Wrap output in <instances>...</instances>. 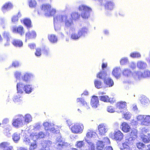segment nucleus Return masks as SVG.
<instances>
[{"label": "nucleus", "instance_id": "obj_22", "mask_svg": "<svg viewBox=\"0 0 150 150\" xmlns=\"http://www.w3.org/2000/svg\"><path fill=\"white\" fill-rule=\"evenodd\" d=\"M121 128L123 132L126 133L129 132L131 129L129 124L125 122L122 123L121 125Z\"/></svg>", "mask_w": 150, "mask_h": 150}, {"label": "nucleus", "instance_id": "obj_63", "mask_svg": "<svg viewBox=\"0 0 150 150\" xmlns=\"http://www.w3.org/2000/svg\"><path fill=\"white\" fill-rule=\"evenodd\" d=\"M41 54V50L40 48H38L36 49L35 54L37 56H40Z\"/></svg>", "mask_w": 150, "mask_h": 150}, {"label": "nucleus", "instance_id": "obj_15", "mask_svg": "<svg viewBox=\"0 0 150 150\" xmlns=\"http://www.w3.org/2000/svg\"><path fill=\"white\" fill-rule=\"evenodd\" d=\"M114 139L117 141H120L123 138V134L119 130L115 131L114 133Z\"/></svg>", "mask_w": 150, "mask_h": 150}, {"label": "nucleus", "instance_id": "obj_27", "mask_svg": "<svg viewBox=\"0 0 150 150\" xmlns=\"http://www.w3.org/2000/svg\"><path fill=\"white\" fill-rule=\"evenodd\" d=\"M12 31L13 33H17L21 35H23L24 33L23 28L21 26H19L17 28L13 27Z\"/></svg>", "mask_w": 150, "mask_h": 150}, {"label": "nucleus", "instance_id": "obj_37", "mask_svg": "<svg viewBox=\"0 0 150 150\" xmlns=\"http://www.w3.org/2000/svg\"><path fill=\"white\" fill-rule=\"evenodd\" d=\"M137 67L139 69H144L147 66L146 63L142 61H139L137 63Z\"/></svg>", "mask_w": 150, "mask_h": 150}, {"label": "nucleus", "instance_id": "obj_41", "mask_svg": "<svg viewBox=\"0 0 150 150\" xmlns=\"http://www.w3.org/2000/svg\"><path fill=\"white\" fill-rule=\"evenodd\" d=\"M33 142H31L30 143L29 149L31 150H34L37 148V145L36 140H33Z\"/></svg>", "mask_w": 150, "mask_h": 150}, {"label": "nucleus", "instance_id": "obj_5", "mask_svg": "<svg viewBox=\"0 0 150 150\" xmlns=\"http://www.w3.org/2000/svg\"><path fill=\"white\" fill-rule=\"evenodd\" d=\"M60 18V21H62V23H64L65 26L67 27H70L73 25V22L71 16L68 15H59Z\"/></svg>", "mask_w": 150, "mask_h": 150}, {"label": "nucleus", "instance_id": "obj_64", "mask_svg": "<svg viewBox=\"0 0 150 150\" xmlns=\"http://www.w3.org/2000/svg\"><path fill=\"white\" fill-rule=\"evenodd\" d=\"M137 148L139 149L144 148L145 145L142 143H139L137 144Z\"/></svg>", "mask_w": 150, "mask_h": 150}, {"label": "nucleus", "instance_id": "obj_7", "mask_svg": "<svg viewBox=\"0 0 150 150\" xmlns=\"http://www.w3.org/2000/svg\"><path fill=\"white\" fill-rule=\"evenodd\" d=\"M116 112L122 113L126 110L127 103L125 101H120L117 102L116 105Z\"/></svg>", "mask_w": 150, "mask_h": 150}, {"label": "nucleus", "instance_id": "obj_28", "mask_svg": "<svg viewBox=\"0 0 150 150\" xmlns=\"http://www.w3.org/2000/svg\"><path fill=\"white\" fill-rule=\"evenodd\" d=\"M136 80H139L143 78L142 73L140 71H135L132 74V76Z\"/></svg>", "mask_w": 150, "mask_h": 150}, {"label": "nucleus", "instance_id": "obj_49", "mask_svg": "<svg viewBox=\"0 0 150 150\" xmlns=\"http://www.w3.org/2000/svg\"><path fill=\"white\" fill-rule=\"evenodd\" d=\"M58 129L57 126L55 125L52 127H51L50 129L49 130V131L52 133H58L59 132V131L57 129Z\"/></svg>", "mask_w": 150, "mask_h": 150}, {"label": "nucleus", "instance_id": "obj_39", "mask_svg": "<svg viewBox=\"0 0 150 150\" xmlns=\"http://www.w3.org/2000/svg\"><path fill=\"white\" fill-rule=\"evenodd\" d=\"M13 45L16 47H21L23 45L22 41L19 40H14L12 41Z\"/></svg>", "mask_w": 150, "mask_h": 150}, {"label": "nucleus", "instance_id": "obj_14", "mask_svg": "<svg viewBox=\"0 0 150 150\" xmlns=\"http://www.w3.org/2000/svg\"><path fill=\"white\" fill-rule=\"evenodd\" d=\"M37 35L36 32L34 31H28L26 32L25 33V41L26 42L27 40L29 39L35 38L36 37Z\"/></svg>", "mask_w": 150, "mask_h": 150}, {"label": "nucleus", "instance_id": "obj_40", "mask_svg": "<svg viewBox=\"0 0 150 150\" xmlns=\"http://www.w3.org/2000/svg\"><path fill=\"white\" fill-rule=\"evenodd\" d=\"M107 74L106 72L104 70L101 71L97 74V77L100 79H105L107 76Z\"/></svg>", "mask_w": 150, "mask_h": 150}, {"label": "nucleus", "instance_id": "obj_55", "mask_svg": "<svg viewBox=\"0 0 150 150\" xmlns=\"http://www.w3.org/2000/svg\"><path fill=\"white\" fill-rule=\"evenodd\" d=\"M128 62V59L127 57H124L120 59V62L121 65H124L127 64Z\"/></svg>", "mask_w": 150, "mask_h": 150}, {"label": "nucleus", "instance_id": "obj_32", "mask_svg": "<svg viewBox=\"0 0 150 150\" xmlns=\"http://www.w3.org/2000/svg\"><path fill=\"white\" fill-rule=\"evenodd\" d=\"M43 125L45 127V130L47 132L49 131L51 127L54 126V124L52 123L45 122L43 123Z\"/></svg>", "mask_w": 150, "mask_h": 150}, {"label": "nucleus", "instance_id": "obj_34", "mask_svg": "<svg viewBox=\"0 0 150 150\" xmlns=\"http://www.w3.org/2000/svg\"><path fill=\"white\" fill-rule=\"evenodd\" d=\"M77 102H80L83 106L85 107L86 108L88 109L90 108L89 104L82 98H78L77 99Z\"/></svg>", "mask_w": 150, "mask_h": 150}, {"label": "nucleus", "instance_id": "obj_59", "mask_svg": "<svg viewBox=\"0 0 150 150\" xmlns=\"http://www.w3.org/2000/svg\"><path fill=\"white\" fill-rule=\"evenodd\" d=\"M143 77H147L150 76V71L146 70L144 72V74H142Z\"/></svg>", "mask_w": 150, "mask_h": 150}, {"label": "nucleus", "instance_id": "obj_24", "mask_svg": "<svg viewBox=\"0 0 150 150\" xmlns=\"http://www.w3.org/2000/svg\"><path fill=\"white\" fill-rule=\"evenodd\" d=\"M23 120L25 122L24 125L28 124L32 120V117L30 114H26L24 116H23Z\"/></svg>", "mask_w": 150, "mask_h": 150}, {"label": "nucleus", "instance_id": "obj_48", "mask_svg": "<svg viewBox=\"0 0 150 150\" xmlns=\"http://www.w3.org/2000/svg\"><path fill=\"white\" fill-rule=\"evenodd\" d=\"M123 113V118L127 120H128L131 118L132 115L130 112H127L125 113Z\"/></svg>", "mask_w": 150, "mask_h": 150}, {"label": "nucleus", "instance_id": "obj_11", "mask_svg": "<svg viewBox=\"0 0 150 150\" xmlns=\"http://www.w3.org/2000/svg\"><path fill=\"white\" fill-rule=\"evenodd\" d=\"M98 129L99 132V134L101 135H104L108 130L107 126L104 124H101L99 125L98 127Z\"/></svg>", "mask_w": 150, "mask_h": 150}, {"label": "nucleus", "instance_id": "obj_6", "mask_svg": "<svg viewBox=\"0 0 150 150\" xmlns=\"http://www.w3.org/2000/svg\"><path fill=\"white\" fill-rule=\"evenodd\" d=\"M23 116L20 115L18 118L13 119L12 120V125L16 128L22 127L24 125V122L23 120Z\"/></svg>", "mask_w": 150, "mask_h": 150}, {"label": "nucleus", "instance_id": "obj_45", "mask_svg": "<svg viewBox=\"0 0 150 150\" xmlns=\"http://www.w3.org/2000/svg\"><path fill=\"white\" fill-rule=\"evenodd\" d=\"M13 100L15 103L20 102L22 101V98L20 95H15L13 98Z\"/></svg>", "mask_w": 150, "mask_h": 150}, {"label": "nucleus", "instance_id": "obj_21", "mask_svg": "<svg viewBox=\"0 0 150 150\" xmlns=\"http://www.w3.org/2000/svg\"><path fill=\"white\" fill-rule=\"evenodd\" d=\"M24 133L23 138V142L26 144H29L33 140L32 138L30 137L31 134L29 136L27 135V133H28L27 131H25Z\"/></svg>", "mask_w": 150, "mask_h": 150}, {"label": "nucleus", "instance_id": "obj_23", "mask_svg": "<svg viewBox=\"0 0 150 150\" xmlns=\"http://www.w3.org/2000/svg\"><path fill=\"white\" fill-rule=\"evenodd\" d=\"M104 82L107 87H111L114 85L113 80L109 77L106 78L104 79Z\"/></svg>", "mask_w": 150, "mask_h": 150}, {"label": "nucleus", "instance_id": "obj_42", "mask_svg": "<svg viewBox=\"0 0 150 150\" xmlns=\"http://www.w3.org/2000/svg\"><path fill=\"white\" fill-rule=\"evenodd\" d=\"M130 56L131 57L133 58H140L141 57V55L138 52H134L130 54Z\"/></svg>", "mask_w": 150, "mask_h": 150}, {"label": "nucleus", "instance_id": "obj_30", "mask_svg": "<svg viewBox=\"0 0 150 150\" xmlns=\"http://www.w3.org/2000/svg\"><path fill=\"white\" fill-rule=\"evenodd\" d=\"M140 100L141 103L144 105H147L150 103L149 99L145 96H142Z\"/></svg>", "mask_w": 150, "mask_h": 150}, {"label": "nucleus", "instance_id": "obj_26", "mask_svg": "<svg viewBox=\"0 0 150 150\" xmlns=\"http://www.w3.org/2000/svg\"><path fill=\"white\" fill-rule=\"evenodd\" d=\"M13 5L10 2L6 3L2 8V10L3 12H5L6 10H8L13 8Z\"/></svg>", "mask_w": 150, "mask_h": 150}, {"label": "nucleus", "instance_id": "obj_3", "mask_svg": "<svg viewBox=\"0 0 150 150\" xmlns=\"http://www.w3.org/2000/svg\"><path fill=\"white\" fill-rule=\"evenodd\" d=\"M79 10L81 11V15L82 18H88L90 16V13L92 11L91 8L89 7L84 5H80Z\"/></svg>", "mask_w": 150, "mask_h": 150}, {"label": "nucleus", "instance_id": "obj_33", "mask_svg": "<svg viewBox=\"0 0 150 150\" xmlns=\"http://www.w3.org/2000/svg\"><path fill=\"white\" fill-rule=\"evenodd\" d=\"M20 138V134L19 133L16 132L12 135V139L13 141L16 143H17L19 141Z\"/></svg>", "mask_w": 150, "mask_h": 150}, {"label": "nucleus", "instance_id": "obj_19", "mask_svg": "<svg viewBox=\"0 0 150 150\" xmlns=\"http://www.w3.org/2000/svg\"><path fill=\"white\" fill-rule=\"evenodd\" d=\"M99 98L101 100L105 102H110L111 103H113L115 101V99L109 98L107 96H100Z\"/></svg>", "mask_w": 150, "mask_h": 150}, {"label": "nucleus", "instance_id": "obj_43", "mask_svg": "<svg viewBox=\"0 0 150 150\" xmlns=\"http://www.w3.org/2000/svg\"><path fill=\"white\" fill-rule=\"evenodd\" d=\"M23 23L28 28H29L32 27V25L31 24V21L29 19H25L23 20Z\"/></svg>", "mask_w": 150, "mask_h": 150}, {"label": "nucleus", "instance_id": "obj_60", "mask_svg": "<svg viewBox=\"0 0 150 150\" xmlns=\"http://www.w3.org/2000/svg\"><path fill=\"white\" fill-rule=\"evenodd\" d=\"M8 34L6 33H4V35L5 37L6 36L7 38V42L6 44H4V46H8L9 45V39L8 37Z\"/></svg>", "mask_w": 150, "mask_h": 150}, {"label": "nucleus", "instance_id": "obj_56", "mask_svg": "<svg viewBox=\"0 0 150 150\" xmlns=\"http://www.w3.org/2000/svg\"><path fill=\"white\" fill-rule=\"evenodd\" d=\"M84 144L83 141H78L76 143V145L77 148H81Z\"/></svg>", "mask_w": 150, "mask_h": 150}, {"label": "nucleus", "instance_id": "obj_25", "mask_svg": "<svg viewBox=\"0 0 150 150\" xmlns=\"http://www.w3.org/2000/svg\"><path fill=\"white\" fill-rule=\"evenodd\" d=\"M85 141L88 144V147H85L81 149L82 150H95V147L93 143L86 139V138H84Z\"/></svg>", "mask_w": 150, "mask_h": 150}, {"label": "nucleus", "instance_id": "obj_51", "mask_svg": "<svg viewBox=\"0 0 150 150\" xmlns=\"http://www.w3.org/2000/svg\"><path fill=\"white\" fill-rule=\"evenodd\" d=\"M88 31V29L86 28L85 27L80 29L79 30V33H80L81 34V36L82 35H84L86 34L87 33Z\"/></svg>", "mask_w": 150, "mask_h": 150}, {"label": "nucleus", "instance_id": "obj_9", "mask_svg": "<svg viewBox=\"0 0 150 150\" xmlns=\"http://www.w3.org/2000/svg\"><path fill=\"white\" fill-rule=\"evenodd\" d=\"M34 77V75L28 71L25 72L22 76V79L24 81L27 82L30 81L31 79Z\"/></svg>", "mask_w": 150, "mask_h": 150}, {"label": "nucleus", "instance_id": "obj_17", "mask_svg": "<svg viewBox=\"0 0 150 150\" xmlns=\"http://www.w3.org/2000/svg\"><path fill=\"white\" fill-rule=\"evenodd\" d=\"M51 5L48 4H43L41 7L42 10L44 11L45 16L50 14L49 11L51 8Z\"/></svg>", "mask_w": 150, "mask_h": 150}, {"label": "nucleus", "instance_id": "obj_36", "mask_svg": "<svg viewBox=\"0 0 150 150\" xmlns=\"http://www.w3.org/2000/svg\"><path fill=\"white\" fill-rule=\"evenodd\" d=\"M97 136L96 133L91 130H89L86 134V136L88 138H95Z\"/></svg>", "mask_w": 150, "mask_h": 150}, {"label": "nucleus", "instance_id": "obj_47", "mask_svg": "<svg viewBox=\"0 0 150 150\" xmlns=\"http://www.w3.org/2000/svg\"><path fill=\"white\" fill-rule=\"evenodd\" d=\"M29 6L30 8H35L36 7L37 3L35 0H28Z\"/></svg>", "mask_w": 150, "mask_h": 150}, {"label": "nucleus", "instance_id": "obj_52", "mask_svg": "<svg viewBox=\"0 0 150 150\" xmlns=\"http://www.w3.org/2000/svg\"><path fill=\"white\" fill-rule=\"evenodd\" d=\"M10 145V143L8 142H3L0 144V148H3L4 149L6 148Z\"/></svg>", "mask_w": 150, "mask_h": 150}, {"label": "nucleus", "instance_id": "obj_2", "mask_svg": "<svg viewBox=\"0 0 150 150\" xmlns=\"http://www.w3.org/2000/svg\"><path fill=\"white\" fill-rule=\"evenodd\" d=\"M67 122L73 133L76 134H80L83 132L84 129V126L82 123L75 124L72 125L70 127V124H71L70 121L69 120H67Z\"/></svg>", "mask_w": 150, "mask_h": 150}, {"label": "nucleus", "instance_id": "obj_53", "mask_svg": "<svg viewBox=\"0 0 150 150\" xmlns=\"http://www.w3.org/2000/svg\"><path fill=\"white\" fill-rule=\"evenodd\" d=\"M107 111L110 113H114L116 112V108H114L113 106H109L107 108Z\"/></svg>", "mask_w": 150, "mask_h": 150}, {"label": "nucleus", "instance_id": "obj_18", "mask_svg": "<svg viewBox=\"0 0 150 150\" xmlns=\"http://www.w3.org/2000/svg\"><path fill=\"white\" fill-rule=\"evenodd\" d=\"M52 142L49 141H44L42 143V147L40 150H50V147Z\"/></svg>", "mask_w": 150, "mask_h": 150}, {"label": "nucleus", "instance_id": "obj_4", "mask_svg": "<svg viewBox=\"0 0 150 150\" xmlns=\"http://www.w3.org/2000/svg\"><path fill=\"white\" fill-rule=\"evenodd\" d=\"M136 119L142 125L150 126V115H139L136 116Z\"/></svg>", "mask_w": 150, "mask_h": 150}, {"label": "nucleus", "instance_id": "obj_31", "mask_svg": "<svg viewBox=\"0 0 150 150\" xmlns=\"http://www.w3.org/2000/svg\"><path fill=\"white\" fill-rule=\"evenodd\" d=\"M96 146L97 150H102L105 145L103 141L98 140L96 142Z\"/></svg>", "mask_w": 150, "mask_h": 150}, {"label": "nucleus", "instance_id": "obj_50", "mask_svg": "<svg viewBox=\"0 0 150 150\" xmlns=\"http://www.w3.org/2000/svg\"><path fill=\"white\" fill-rule=\"evenodd\" d=\"M102 82L98 80H96L94 81V84L96 88H102Z\"/></svg>", "mask_w": 150, "mask_h": 150}, {"label": "nucleus", "instance_id": "obj_58", "mask_svg": "<svg viewBox=\"0 0 150 150\" xmlns=\"http://www.w3.org/2000/svg\"><path fill=\"white\" fill-rule=\"evenodd\" d=\"M56 12V10L54 8H52V9H50L49 13H50V14H48V15H47L46 16H53Z\"/></svg>", "mask_w": 150, "mask_h": 150}, {"label": "nucleus", "instance_id": "obj_35", "mask_svg": "<svg viewBox=\"0 0 150 150\" xmlns=\"http://www.w3.org/2000/svg\"><path fill=\"white\" fill-rule=\"evenodd\" d=\"M48 39L52 43H56L57 40V37L53 34H51L48 35Z\"/></svg>", "mask_w": 150, "mask_h": 150}, {"label": "nucleus", "instance_id": "obj_29", "mask_svg": "<svg viewBox=\"0 0 150 150\" xmlns=\"http://www.w3.org/2000/svg\"><path fill=\"white\" fill-rule=\"evenodd\" d=\"M122 73L124 76L129 79L131 78L132 73L130 70L127 68L125 69L122 70Z\"/></svg>", "mask_w": 150, "mask_h": 150}, {"label": "nucleus", "instance_id": "obj_8", "mask_svg": "<svg viewBox=\"0 0 150 150\" xmlns=\"http://www.w3.org/2000/svg\"><path fill=\"white\" fill-rule=\"evenodd\" d=\"M59 15L55 16L54 17V29L56 31L59 30L61 29L62 21H60Z\"/></svg>", "mask_w": 150, "mask_h": 150}, {"label": "nucleus", "instance_id": "obj_44", "mask_svg": "<svg viewBox=\"0 0 150 150\" xmlns=\"http://www.w3.org/2000/svg\"><path fill=\"white\" fill-rule=\"evenodd\" d=\"M72 20H76L78 19L80 17V14L77 12H73L71 15H70Z\"/></svg>", "mask_w": 150, "mask_h": 150}, {"label": "nucleus", "instance_id": "obj_13", "mask_svg": "<svg viewBox=\"0 0 150 150\" xmlns=\"http://www.w3.org/2000/svg\"><path fill=\"white\" fill-rule=\"evenodd\" d=\"M56 141L57 142L55 147L57 149H60L63 146H66L68 145V143L65 142L64 141L62 140L60 137V138H57Z\"/></svg>", "mask_w": 150, "mask_h": 150}, {"label": "nucleus", "instance_id": "obj_62", "mask_svg": "<svg viewBox=\"0 0 150 150\" xmlns=\"http://www.w3.org/2000/svg\"><path fill=\"white\" fill-rule=\"evenodd\" d=\"M15 77L17 79H20L21 75V72L19 71H16L14 73Z\"/></svg>", "mask_w": 150, "mask_h": 150}, {"label": "nucleus", "instance_id": "obj_38", "mask_svg": "<svg viewBox=\"0 0 150 150\" xmlns=\"http://www.w3.org/2000/svg\"><path fill=\"white\" fill-rule=\"evenodd\" d=\"M81 34L79 31L78 33H73L71 34V38L74 40H77L81 36Z\"/></svg>", "mask_w": 150, "mask_h": 150}, {"label": "nucleus", "instance_id": "obj_20", "mask_svg": "<svg viewBox=\"0 0 150 150\" xmlns=\"http://www.w3.org/2000/svg\"><path fill=\"white\" fill-rule=\"evenodd\" d=\"M121 70L120 67H115L112 71V74L116 78H118L120 77L121 75Z\"/></svg>", "mask_w": 150, "mask_h": 150}, {"label": "nucleus", "instance_id": "obj_12", "mask_svg": "<svg viewBox=\"0 0 150 150\" xmlns=\"http://www.w3.org/2000/svg\"><path fill=\"white\" fill-rule=\"evenodd\" d=\"M137 130L135 129H132L130 134V137L126 139L125 142L129 143L135 139L137 137Z\"/></svg>", "mask_w": 150, "mask_h": 150}, {"label": "nucleus", "instance_id": "obj_10", "mask_svg": "<svg viewBox=\"0 0 150 150\" xmlns=\"http://www.w3.org/2000/svg\"><path fill=\"white\" fill-rule=\"evenodd\" d=\"M49 132L47 133L46 134L42 132H40L38 133H33L31 134L30 137L32 138L33 140H36L38 138H44L46 135L49 134Z\"/></svg>", "mask_w": 150, "mask_h": 150}, {"label": "nucleus", "instance_id": "obj_57", "mask_svg": "<svg viewBox=\"0 0 150 150\" xmlns=\"http://www.w3.org/2000/svg\"><path fill=\"white\" fill-rule=\"evenodd\" d=\"M126 143L127 144L125 143H123V148L121 149V150H131L128 145L129 143Z\"/></svg>", "mask_w": 150, "mask_h": 150}, {"label": "nucleus", "instance_id": "obj_61", "mask_svg": "<svg viewBox=\"0 0 150 150\" xmlns=\"http://www.w3.org/2000/svg\"><path fill=\"white\" fill-rule=\"evenodd\" d=\"M103 142L105 145L106 144H109L110 143V140L108 138L106 137L104 138Z\"/></svg>", "mask_w": 150, "mask_h": 150}, {"label": "nucleus", "instance_id": "obj_1", "mask_svg": "<svg viewBox=\"0 0 150 150\" xmlns=\"http://www.w3.org/2000/svg\"><path fill=\"white\" fill-rule=\"evenodd\" d=\"M34 90V88L31 84H25L22 82L17 83V90L18 93L22 94L25 92L26 93L29 94L31 93Z\"/></svg>", "mask_w": 150, "mask_h": 150}, {"label": "nucleus", "instance_id": "obj_16", "mask_svg": "<svg viewBox=\"0 0 150 150\" xmlns=\"http://www.w3.org/2000/svg\"><path fill=\"white\" fill-rule=\"evenodd\" d=\"M99 100L98 97L93 96L91 98V105L92 107L94 108H97L99 105Z\"/></svg>", "mask_w": 150, "mask_h": 150}, {"label": "nucleus", "instance_id": "obj_54", "mask_svg": "<svg viewBox=\"0 0 150 150\" xmlns=\"http://www.w3.org/2000/svg\"><path fill=\"white\" fill-rule=\"evenodd\" d=\"M141 138L142 141L144 143H147L149 142V137L148 136V138H147L146 135L144 134H143L141 135Z\"/></svg>", "mask_w": 150, "mask_h": 150}, {"label": "nucleus", "instance_id": "obj_46", "mask_svg": "<svg viewBox=\"0 0 150 150\" xmlns=\"http://www.w3.org/2000/svg\"><path fill=\"white\" fill-rule=\"evenodd\" d=\"M21 16V14L19 12L17 15L13 16L11 18V21L13 23H15L18 21V18Z\"/></svg>", "mask_w": 150, "mask_h": 150}]
</instances>
